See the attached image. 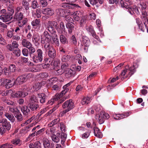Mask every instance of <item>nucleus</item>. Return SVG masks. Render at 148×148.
Instances as JSON below:
<instances>
[{"label": "nucleus", "instance_id": "f257e3e1", "mask_svg": "<svg viewBox=\"0 0 148 148\" xmlns=\"http://www.w3.org/2000/svg\"><path fill=\"white\" fill-rule=\"evenodd\" d=\"M38 100L37 97L34 95L31 96L29 99L27 106L32 111H36L39 109V105L38 104Z\"/></svg>", "mask_w": 148, "mask_h": 148}, {"label": "nucleus", "instance_id": "f03ea898", "mask_svg": "<svg viewBox=\"0 0 148 148\" xmlns=\"http://www.w3.org/2000/svg\"><path fill=\"white\" fill-rule=\"evenodd\" d=\"M74 103L71 99L67 100L64 102L62 105V107L64 110L60 113L61 116L68 112L74 107Z\"/></svg>", "mask_w": 148, "mask_h": 148}, {"label": "nucleus", "instance_id": "7ed1b4c3", "mask_svg": "<svg viewBox=\"0 0 148 148\" xmlns=\"http://www.w3.org/2000/svg\"><path fill=\"white\" fill-rule=\"evenodd\" d=\"M43 51L40 49L36 50V53L31 58L33 61L36 63L42 62L43 60Z\"/></svg>", "mask_w": 148, "mask_h": 148}, {"label": "nucleus", "instance_id": "20e7f679", "mask_svg": "<svg viewBox=\"0 0 148 148\" xmlns=\"http://www.w3.org/2000/svg\"><path fill=\"white\" fill-rule=\"evenodd\" d=\"M45 36V38L43 39L42 38H41V43L42 44H44V48H46L48 47L52 46L50 43L51 41L52 37L47 31H45L44 33Z\"/></svg>", "mask_w": 148, "mask_h": 148}, {"label": "nucleus", "instance_id": "39448f33", "mask_svg": "<svg viewBox=\"0 0 148 148\" xmlns=\"http://www.w3.org/2000/svg\"><path fill=\"white\" fill-rule=\"evenodd\" d=\"M10 93L11 97L13 98L24 97L28 94V93L26 92L22 91L15 92L12 88L10 89Z\"/></svg>", "mask_w": 148, "mask_h": 148}, {"label": "nucleus", "instance_id": "423d86ee", "mask_svg": "<svg viewBox=\"0 0 148 148\" xmlns=\"http://www.w3.org/2000/svg\"><path fill=\"white\" fill-rule=\"evenodd\" d=\"M15 9V8L14 6H10V16H12L13 14ZM17 16H17L16 18H14L13 20H12V17H10V23L12 21H15L16 20L18 21H20L23 18V15L22 13L20 12L19 13Z\"/></svg>", "mask_w": 148, "mask_h": 148}, {"label": "nucleus", "instance_id": "0eeeda50", "mask_svg": "<svg viewBox=\"0 0 148 148\" xmlns=\"http://www.w3.org/2000/svg\"><path fill=\"white\" fill-rule=\"evenodd\" d=\"M57 25V22L54 21H49L48 22L46 29L51 33L53 34L56 32L55 28L56 29Z\"/></svg>", "mask_w": 148, "mask_h": 148}, {"label": "nucleus", "instance_id": "6e6552de", "mask_svg": "<svg viewBox=\"0 0 148 148\" xmlns=\"http://www.w3.org/2000/svg\"><path fill=\"white\" fill-rule=\"evenodd\" d=\"M32 74L28 73L18 77L16 79V82L18 83L19 84H23L26 82L28 79L32 77Z\"/></svg>", "mask_w": 148, "mask_h": 148}, {"label": "nucleus", "instance_id": "1a4fd4ad", "mask_svg": "<svg viewBox=\"0 0 148 148\" xmlns=\"http://www.w3.org/2000/svg\"><path fill=\"white\" fill-rule=\"evenodd\" d=\"M10 111L14 113V116L16 118L17 120L21 121L23 119L22 115L20 113L19 111L16 108H11L10 107Z\"/></svg>", "mask_w": 148, "mask_h": 148}, {"label": "nucleus", "instance_id": "9d476101", "mask_svg": "<svg viewBox=\"0 0 148 148\" xmlns=\"http://www.w3.org/2000/svg\"><path fill=\"white\" fill-rule=\"evenodd\" d=\"M44 49L46 51H48V56L50 58L52 59L55 58L56 56V52L54 47L51 46Z\"/></svg>", "mask_w": 148, "mask_h": 148}, {"label": "nucleus", "instance_id": "9b49d317", "mask_svg": "<svg viewBox=\"0 0 148 148\" xmlns=\"http://www.w3.org/2000/svg\"><path fill=\"white\" fill-rule=\"evenodd\" d=\"M11 51L10 59L12 61L15 60L16 57H19L20 55V50L19 49H14Z\"/></svg>", "mask_w": 148, "mask_h": 148}, {"label": "nucleus", "instance_id": "f8f14e48", "mask_svg": "<svg viewBox=\"0 0 148 148\" xmlns=\"http://www.w3.org/2000/svg\"><path fill=\"white\" fill-rule=\"evenodd\" d=\"M65 75L67 78L73 77L76 73L75 71L71 69H67L65 71Z\"/></svg>", "mask_w": 148, "mask_h": 148}, {"label": "nucleus", "instance_id": "ddd939ff", "mask_svg": "<svg viewBox=\"0 0 148 148\" xmlns=\"http://www.w3.org/2000/svg\"><path fill=\"white\" fill-rule=\"evenodd\" d=\"M37 96L41 104L45 103L48 97L44 93H39L38 94Z\"/></svg>", "mask_w": 148, "mask_h": 148}, {"label": "nucleus", "instance_id": "4468645a", "mask_svg": "<svg viewBox=\"0 0 148 148\" xmlns=\"http://www.w3.org/2000/svg\"><path fill=\"white\" fill-rule=\"evenodd\" d=\"M86 29L88 32H90L92 36L93 37L97 40L98 39V37L96 35L92 26L91 25L86 26Z\"/></svg>", "mask_w": 148, "mask_h": 148}, {"label": "nucleus", "instance_id": "2eb2a0df", "mask_svg": "<svg viewBox=\"0 0 148 148\" xmlns=\"http://www.w3.org/2000/svg\"><path fill=\"white\" fill-rule=\"evenodd\" d=\"M56 30L58 33L60 34H63L65 32V28L64 23L61 22L60 24V27L57 25Z\"/></svg>", "mask_w": 148, "mask_h": 148}, {"label": "nucleus", "instance_id": "dca6fc26", "mask_svg": "<svg viewBox=\"0 0 148 148\" xmlns=\"http://www.w3.org/2000/svg\"><path fill=\"white\" fill-rule=\"evenodd\" d=\"M141 6V11L143 17H145L147 15V4L145 2H142L140 4Z\"/></svg>", "mask_w": 148, "mask_h": 148}, {"label": "nucleus", "instance_id": "f3484780", "mask_svg": "<svg viewBox=\"0 0 148 148\" xmlns=\"http://www.w3.org/2000/svg\"><path fill=\"white\" fill-rule=\"evenodd\" d=\"M9 79L8 78L6 79L5 80L4 79H0V86L3 85L7 89L9 88Z\"/></svg>", "mask_w": 148, "mask_h": 148}, {"label": "nucleus", "instance_id": "a211bd4d", "mask_svg": "<svg viewBox=\"0 0 148 148\" xmlns=\"http://www.w3.org/2000/svg\"><path fill=\"white\" fill-rule=\"evenodd\" d=\"M129 113H127L123 114H116L114 115V119L115 120H120L129 116Z\"/></svg>", "mask_w": 148, "mask_h": 148}, {"label": "nucleus", "instance_id": "6ab92c4d", "mask_svg": "<svg viewBox=\"0 0 148 148\" xmlns=\"http://www.w3.org/2000/svg\"><path fill=\"white\" fill-rule=\"evenodd\" d=\"M60 42L63 45L68 44L69 43L68 39L67 37L62 34H60L59 36Z\"/></svg>", "mask_w": 148, "mask_h": 148}, {"label": "nucleus", "instance_id": "aec40b11", "mask_svg": "<svg viewBox=\"0 0 148 148\" xmlns=\"http://www.w3.org/2000/svg\"><path fill=\"white\" fill-rule=\"evenodd\" d=\"M9 122H8L7 120L6 119H0V123H1V125H2L3 127L5 128L7 130H9Z\"/></svg>", "mask_w": 148, "mask_h": 148}, {"label": "nucleus", "instance_id": "412c9836", "mask_svg": "<svg viewBox=\"0 0 148 148\" xmlns=\"http://www.w3.org/2000/svg\"><path fill=\"white\" fill-rule=\"evenodd\" d=\"M91 4L93 5H96L98 6L102 4L104 0H88Z\"/></svg>", "mask_w": 148, "mask_h": 148}, {"label": "nucleus", "instance_id": "4be33fe9", "mask_svg": "<svg viewBox=\"0 0 148 148\" xmlns=\"http://www.w3.org/2000/svg\"><path fill=\"white\" fill-rule=\"evenodd\" d=\"M21 45L23 47H26V48H28L32 45V44L27 39H23L22 40Z\"/></svg>", "mask_w": 148, "mask_h": 148}, {"label": "nucleus", "instance_id": "5701e85b", "mask_svg": "<svg viewBox=\"0 0 148 148\" xmlns=\"http://www.w3.org/2000/svg\"><path fill=\"white\" fill-rule=\"evenodd\" d=\"M32 40L35 46H38L40 45V40L39 36H34L33 37Z\"/></svg>", "mask_w": 148, "mask_h": 148}, {"label": "nucleus", "instance_id": "b1692460", "mask_svg": "<svg viewBox=\"0 0 148 148\" xmlns=\"http://www.w3.org/2000/svg\"><path fill=\"white\" fill-rule=\"evenodd\" d=\"M66 27L68 29V31L69 34L72 33L73 31L74 30V25L70 22H67L66 25Z\"/></svg>", "mask_w": 148, "mask_h": 148}, {"label": "nucleus", "instance_id": "393cba45", "mask_svg": "<svg viewBox=\"0 0 148 148\" xmlns=\"http://www.w3.org/2000/svg\"><path fill=\"white\" fill-rule=\"evenodd\" d=\"M43 14L52 16L54 14V11L50 8H47L43 9L42 11Z\"/></svg>", "mask_w": 148, "mask_h": 148}, {"label": "nucleus", "instance_id": "a878e982", "mask_svg": "<svg viewBox=\"0 0 148 148\" xmlns=\"http://www.w3.org/2000/svg\"><path fill=\"white\" fill-rule=\"evenodd\" d=\"M63 90L60 94H56L55 95V97L56 99H60L61 98L63 95H64L69 90V88H63Z\"/></svg>", "mask_w": 148, "mask_h": 148}, {"label": "nucleus", "instance_id": "bb28decb", "mask_svg": "<svg viewBox=\"0 0 148 148\" xmlns=\"http://www.w3.org/2000/svg\"><path fill=\"white\" fill-rule=\"evenodd\" d=\"M52 37V40L55 45L57 47H59L60 43L57 35L56 34H53Z\"/></svg>", "mask_w": 148, "mask_h": 148}, {"label": "nucleus", "instance_id": "cd10ccee", "mask_svg": "<svg viewBox=\"0 0 148 148\" xmlns=\"http://www.w3.org/2000/svg\"><path fill=\"white\" fill-rule=\"evenodd\" d=\"M0 19L3 20V22H8L9 21V13H5L0 16Z\"/></svg>", "mask_w": 148, "mask_h": 148}, {"label": "nucleus", "instance_id": "c85d7f7f", "mask_svg": "<svg viewBox=\"0 0 148 148\" xmlns=\"http://www.w3.org/2000/svg\"><path fill=\"white\" fill-rule=\"evenodd\" d=\"M82 42L86 47H88L90 45V41L89 38L86 36H82Z\"/></svg>", "mask_w": 148, "mask_h": 148}, {"label": "nucleus", "instance_id": "c756f323", "mask_svg": "<svg viewBox=\"0 0 148 148\" xmlns=\"http://www.w3.org/2000/svg\"><path fill=\"white\" fill-rule=\"evenodd\" d=\"M21 110L23 114L25 115H27L29 114H30V111L28 106L23 107L21 108Z\"/></svg>", "mask_w": 148, "mask_h": 148}, {"label": "nucleus", "instance_id": "7c9ffc66", "mask_svg": "<svg viewBox=\"0 0 148 148\" xmlns=\"http://www.w3.org/2000/svg\"><path fill=\"white\" fill-rule=\"evenodd\" d=\"M28 49L29 52V55L31 58L36 53V51L33 45H31Z\"/></svg>", "mask_w": 148, "mask_h": 148}, {"label": "nucleus", "instance_id": "2f4dec72", "mask_svg": "<svg viewBox=\"0 0 148 148\" xmlns=\"http://www.w3.org/2000/svg\"><path fill=\"white\" fill-rule=\"evenodd\" d=\"M30 148H41V144L39 141H37L33 144H30L29 145Z\"/></svg>", "mask_w": 148, "mask_h": 148}, {"label": "nucleus", "instance_id": "473e14b6", "mask_svg": "<svg viewBox=\"0 0 148 148\" xmlns=\"http://www.w3.org/2000/svg\"><path fill=\"white\" fill-rule=\"evenodd\" d=\"M74 5V4L64 3H62L61 6L65 8L70 9L72 8L73 6Z\"/></svg>", "mask_w": 148, "mask_h": 148}, {"label": "nucleus", "instance_id": "72a5a7b5", "mask_svg": "<svg viewBox=\"0 0 148 148\" xmlns=\"http://www.w3.org/2000/svg\"><path fill=\"white\" fill-rule=\"evenodd\" d=\"M22 4L23 8H24L26 10H27L29 9V4L28 2L26 0H23L22 1Z\"/></svg>", "mask_w": 148, "mask_h": 148}, {"label": "nucleus", "instance_id": "f704fd0d", "mask_svg": "<svg viewBox=\"0 0 148 148\" xmlns=\"http://www.w3.org/2000/svg\"><path fill=\"white\" fill-rule=\"evenodd\" d=\"M40 19L36 18L32 21L31 24L33 26L37 27L40 25Z\"/></svg>", "mask_w": 148, "mask_h": 148}, {"label": "nucleus", "instance_id": "c9c22d12", "mask_svg": "<svg viewBox=\"0 0 148 148\" xmlns=\"http://www.w3.org/2000/svg\"><path fill=\"white\" fill-rule=\"evenodd\" d=\"M104 115L103 114L102 112H101L99 115L98 119L99 123V124H101L103 123L105 121Z\"/></svg>", "mask_w": 148, "mask_h": 148}, {"label": "nucleus", "instance_id": "e433bc0d", "mask_svg": "<svg viewBox=\"0 0 148 148\" xmlns=\"http://www.w3.org/2000/svg\"><path fill=\"white\" fill-rule=\"evenodd\" d=\"M60 121V118H57L53 120L51 122H50L48 125L50 127L53 126L55 125L58 123Z\"/></svg>", "mask_w": 148, "mask_h": 148}, {"label": "nucleus", "instance_id": "4c0bfd02", "mask_svg": "<svg viewBox=\"0 0 148 148\" xmlns=\"http://www.w3.org/2000/svg\"><path fill=\"white\" fill-rule=\"evenodd\" d=\"M57 15L60 17H64L65 16V12L62 9H59L56 10Z\"/></svg>", "mask_w": 148, "mask_h": 148}, {"label": "nucleus", "instance_id": "58836bf2", "mask_svg": "<svg viewBox=\"0 0 148 148\" xmlns=\"http://www.w3.org/2000/svg\"><path fill=\"white\" fill-rule=\"evenodd\" d=\"M18 47V45L16 41H13L11 45H10V51H12L14 49L17 48Z\"/></svg>", "mask_w": 148, "mask_h": 148}, {"label": "nucleus", "instance_id": "ea45409f", "mask_svg": "<svg viewBox=\"0 0 148 148\" xmlns=\"http://www.w3.org/2000/svg\"><path fill=\"white\" fill-rule=\"evenodd\" d=\"M27 21V18H25L23 19V20L22 21H18V26L20 27H22L23 25L26 24Z\"/></svg>", "mask_w": 148, "mask_h": 148}, {"label": "nucleus", "instance_id": "a19ab883", "mask_svg": "<svg viewBox=\"0 0 148 148\" xmlns=\"http://www.w3.org/2000/svg\"><path fill=\"white\" fill-rule=\"evenodd\" d=\"M90 98L89 97H84L82 99V103L83 105L88 104L90 101Z\"/></svg>", "mask_w": 148, "mask_h": 148}, {"label": "nucleus", "instance_id": "79ce46f5", "mask_svg": "<svg viewBox=\"0 0 148 148\" xmlns=\"http://www.w3.org/2000/svg\"><path fill=\"white\" fill-rule=\"evenodd\" d=\"M31 7L32 8L35 9L38 8L39 7V5L37 1L34 0L32 1Z\"/></svg>", "mask_w": 148, "mask_h": 148}, {"label": "nucleus", "instance_id": "37998d69", "mask_svg": "<svg viewBox=\"0 0 148 148\" xmlns=\"http://www.w3.org/2000/svg\"><path fill=\"white\" fill-rule=\"evenodd\" d=\"M45 130V128H43L40 130L36 132H35L34 133H32L31 135V136H37L38 135L42 134Z\"/></svg>", "mask_w": 148, "mask_h": 148}, {"label": "nucleus", "instance_id": "c03bdc74", "mask_svg": "<svg viewBox=\"0 0 148 148\" xmlns=\"http://www.w3.org/2000/svg\"><path fill=\"white\" fill-rule=\"evenodd\" d=\"M43 142L45 148H49L50 143L48 139H45Z\"/></svg>", "mask_w": 148, "mask_h": 148}, {"label": "nucleus", "instance_id": "a18cd8bd", "mask_svg": "<svg viewBox=\"0 0 148 148\" xmlns=\"http://www.w3.org/2000/svg\"><path fill=\"white\" fill-rule=\"evenodd\" d=\"M28 60V59L27 58L21 56L19 58L18 62L20 63L21 62L26 63L27 62Z\"/></svg>", "mask_w": 148, "mask_h": 148}, {"label": "nucleus", "instance_id": "49530a36", "mask_svg": "<svg viewBox=\"0 0 148 148\" xmlns=\"http://www.w3.org/2000/svg\"><path fill=\"white\" fill-rule=\"evenodd\" d=\"M16 82V79H15L13 78L12 80L10 79V88L12 87L14 88L16 87V85H14Z\"/></svg>", "mask_w": 148, "mask_h": 148}, {"label": "nucleus", "instance_id": "de8ad7c7", "mask_svg": "<svg viewBox=\"0 0 148 148\" xmlns=\"http://www.w3.org/2000/svg\"><path fill=\"white\" fill-rule=\"evenodd\" d=\"M52 65H53L55 67L58 66L59 64H60V61L57 59H55L51 63Z\"/></svg>", "mask_w": 148, "mask_h": 148}, {"label": "nucleus", "instance_id": "09e8293b", "mask_svg": "<svg viewBox=\"0 0 148 148\" xmlns=\"http://www.w3.org/2000/svg\"><path fill=\"white\" fill-rule=\"evenodd\" d=\"M129 70L130 71V72L129 73V74L130 75V77L136 71L135 67L134 65H133L132 66L129 68Z\"/></svg>", "mask_w": 148, "mask_h": 148}, {"label": "nucleus", "instance_id": "8fccbe9b", "mask_svg": "<svg viewBox=\"0 0 148 148\" xmlns=\"http://www.w3.org/2000/svg\"><path fill=\"white\" fill-rule=\"evenodd\" d=\"M70 58V56L68 55H63L62 58V60L63 62L68 61Z\"/></svg>", "mask_w": 148, "mask_h": 148}, {"label": "nucleus", "instance_id": "3c124183", "mask_svg": "<svg viewBox=\"0 0 148 148\" xmlns=\"http://www.w3.org/2000/svg\"><path fill=\"white\" fill-rule=\"evenodd\" d=\"M22 53L24 56H28L29 55L28 49H27L26 48L23 49L22 50Z\"/></svg>", "mask_w": 148, "mask_h": 148}, {"label": "nucleus", "instance_id": "603ef678", "mask_svg": "<svg viewBox=\"0 0 148 148\" xmlns=\"http://www.w3.org/2000/svg\"><path fill=\"white\" fill-rule=\"evenodd\" d=\"M58 137V139L61 138V139H66L67 138V134H66L63 132L61 133H59L58 135H57Z\"/></svg>", "mask_w": 148, "mask_h": 148}, {"label": "nucleus", "instance_id": "864d4df0", "mask_svg": "<svg viewBox=\"0 0 148 148\" xmlns=\"http://www.w3.org/2000/svg\"><path fill=\"white\" fill-rule=\"evenodd\" d=\"M90 133V131L88 130L87 132H86L82 135V137L83 138H88L89 136Z\"/></svg>", "mask_w": 148, "mask_h": 148}, {"label": "nucleus", "instance_id": "5fc2aeb1", "mask_svg": "<svg viewBox=\"0 0 148 148\" xmlns=\"http://www.w3.org/2000/svg\"><path fill=\"white\" fill-rule=\"evenodd\" d=\"M39 75L40 77L42 78H46L49 76L48 73L46 72H43L40 73Z\"/></svg>", "mask_w": 148, "mask_h": 148}, {"label": "nucleus", "instance_id": "6e6d98bb", "mask_svg": "<svg viewBox=\"0 0 148 148\" xmlns=\"http://www.w3.org/2000/svg\"><path fill=\"white\" fill-rule=\"evenodd\" d=\"M64 73V71L62 69H59L55 71V73L57 75H59L62 74Z\"/></svg>", "mask_w": 148, "mask_h": 148}, {"label": "nucleus", "instance_id": "4d7b16f0", "mask_svg": "<svg viewBox=\"0 0 148 148\" xmlns=\"http://www.w3.org/2000/svg\"><path fill=\"white\" fill-rule=\"evenodd\" d=\"M33 87L35 90H37L40 89L41 87L40 82L36 83L33 86Z\"/></svg>", "mask_w": 148, "mask_h": 148}, {"label": "nucleus", "instance_id": "13d9d810", "mask_svg": "<svg viewBox=\"0 0 148 148\" xmlns=\"http://www.w3.org/2000/svg\"><path fill=\"white\" fill-rule=\"evenodd\" d=\"M55 97V96L53 97V98L51 99V100H49L48 101L47 103V104H50L51 105H52L53 103L55 101H57L58 99H56Z\"/></svg>", "mask_w": 148, "mask_h": 148}, {"label": "nucleus", "instance_id": "bf43d9fd", "mask_svg": "<svg viewBox=\"0 0 148 148\" xmlns=\"http://www.w3.org/2000/svg\"><path fill=\"white\" fill-rule=\"evenodd\" d=\"M71 40L74 45H76L77 43L76 39L74 35H73L71 37Z\"/></svg>", "mask_w": 148, "mask_h": 148}, {"label": "nucleus", "instance_id": "052dcab7", "mask_svg": "<svg viewBox=\"0 0 148 148\" xmlns=\"http://www.w3.org/2000/svg\"><path fill=\"white\" fill-rule=\"evenodd\" d=\"M16 69V66L14 64H10V73L13 72Z\"/></svg>", "mask_w": 148, "mask_h": 148}, {"label": "nucleus", "instance_id": "680f3d73", "mask_svg": "<svg viewBox=\"0 0 148 148\" xmlns=\"http://www.w3.org/2000/svg\"><path fill=\"white\" fill-rule=\"evenodd\" d=\"M11 142L14 144L20 145L21 144V141L20 139H14Z\"/></svg>", "mask_w": 148, "mask_h": 148}, {"label": "nucleus", "instance_id": "e2e57ef3", "mask_svg": "<svg viewBox=\"0 0 148 148\" xmlns=\"http://www.w3.org/2000/svg\"><path fill=\"white\" fill-rule=\"evenodd\" d=\"M13 33H11L10 34V37L11 38L12 37V38L16 40H18L20 39V37L18 36H13Z\"/></svg>", "mask_w": 148, "mask_h": 148}, {"label": "nucleus", "instance_id": "0e129e2a", "mask_svg": "<svg viewBox=\"0 0 148 148\" xmlns=\"http://www.w3.org/2000/svg\"><path fill=\"white\" fill-rule=\"evenodd\" d=\"M124 63H121L120 64L118 65L115 67L113 70L114 72H115L117 70H119L121 69V66L123 65Z\"/></svg>", "mask_w": 148, "mask_h": 148}, {"label": "nucleus", "instance_id": "69168bd1", "mask_svg": "<svg viewBox=\"0 0 148 148\" xmlns=\"http://www.w3.org/2000/svg\"><path fill=\"white\" fill-rule=\"evenodd\" d=\"M47 110V108H44L41 110L40 113H38L37 115V116L38 117L41 116L43 114L45 113Z\"/></svg>", "mask_w": 148, "mask_h": 148}, {"label": "nucleus", "instance_id": "338daca9", "mask_svg": "<svg viewBox=\"0 0 148 148\" xmlns=\"http://www.w3.org/2000/svg\"><path fill=\"white\" fill-rule=\"evenodd\" d=\"M95 135L99 138H101L102 137V135L101 132H97V133H94Z\"/></svg>", "mask_w": 148, "mask_h": 148}, {"label": "nucleus", "instance_id": "774afa93", "mask_svg": "<svg viewBox=\"0 0 148 148\" xmlns=\"http://www.w3.org/2000/svg\"><path fill=\"white\" fill-rule=\"evenodd\" d=\"M83 88V86L81 85H78L76 87L75 90L77 92H78L81 91Z\"/></svg>", "mask_w": 148, "mask_h": 148}]
</instances>
